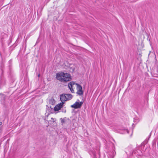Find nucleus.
Listing matches in <instances>:
<instances>
[{"mask_svg":"<svg viewBox=\"0 0 158 158\" xmlns=\"http://www.w3.org/2000/svg\"><path fill=\"white\" fill-rule=\"evenodd\" d=\"M60 120H61V123L62 125L65 123L66 121L65 118H60Z\"/></svg>","mask_w":158,"mask_h":158,"instance_id":"obj_8","label":"nucleus"},{"mask_svg":"<svg viewBox=\"0 0 158 158\" xmlns=\"http://www.w3.org/2000/svg\"><path fill=\"white\" fill-rule=\"evenodd\" d=\"M77 93L80 96L83 95V92L82 90H77Z\"/></svg>","mask_w":158,"mask_h":158,"instance_id":"obj_9","label":"nucleus"},{"mask_svg":"<svg viewBox=\"0 0 158 158\" xmlns=\"http://www.w3.org/2000/svg\"><path fill=\"white\" fill-rule=\"evenodd\" d=\"M56 78L61 82H65L69 81L71 79L69 74L62 72L56 73Z\"/></svg>","mask_w":158,"mask_h":158,"instance_id":"obj_1","label":"nucleus"},{"mask_svg":"<svg viewBox=\"0 0 158 158\" xmlns=\"http://www.w3.org/2000/svg\"><path fill=\"white\" fill-rule=\"evenodd\" d=\"M40 74H39V75H38V77H40Z\"/></svg>","mask_w":158,"mask_h":158,"instance_id":"obj_14","label":"nucleus"},{"mask_svg":"<svg viewBox=\"0 0 158 158\" xmlns=\"http://www.w3.org/2000/svg\"><path fill=\"white\" fill-rule=\"evenodd\" d=\"M79 100H77V102L71 106V107L75 109L80 108L83 104V102H79Z\"/></svg>","mask_w":158,"mask_h":158,"instance_id":"obj_2","label":"nucleus"},{"mask_svg":"<svg viewBox=\"0 0 158 158\" xmlns=\"http://www.w3.org/2000/svg\"><path fill=\"white\" fill-rule=\"evenodd\" d=\"M66 94H63L60 95V98L61 101L62 102H64L67 101Z\"/></svg>","mask_w":158,"mask_h":158,"instance_id":"obj_4","label":"nucleus"},{"mask_svg":"<svg viewBox=\"0 0 158 158\" xmlns=\"http://www.w3.org/2000/svg\"><path fill=\"white\" fill-rule=\"evenodd\" d=\"M2 122H0V125H2Z\"/></svg>","mask_w":158,"mask_h":158,"instance_id":"obj_13","label":"nucleus"},{"mask_svg":"<svg viewBox=\"0 0 158 158\" xmlns=\"http://www.w3.org/2000/svg\"><path fill=\"white\" fill-rule=\"evenodd\" d=\"M64 102H61L56 105L54 108V110L55 111H57L63 107Z\"/></svg>","mask_w":158,"mask_h":158,"instance_id":"obj_3","label":"nucleus"},{"mask_svg":"<svg viewBox=\"0 0 158 158\" xmlns=\"http://www.w3.org/2000/svg\"><path fill=\"white\" fill-rule=\"evenodd\" d=\"M66 95L67 101L70 100L73 98V96L71 94H66Z\"/></svg>","mask_w":158,"mask_h":158,"instance_id":"obj_5","label":"nucleus"},{"mask_svg":"<svg viewBox=\"0 0 158 158\" xmlns=\"http://www.w3.org/2000/svg\"><path fill=\"white\" fill-rule=\"evenodd\" d=\"M71 92L73 93H74V90H73V88H72L69 89Z\"/></svg>","mask_w":158,"mask_h":158,"instance_id":"obj_11","label":"nucleus"},{"mask_svg":"<svg viewBox=\"0 0 158 158\" xmlns=\"http://www.w3.org/2000/svg\"><path fill=\"white\" fill-rule=\"evenodd\" d=\"M77 89V90H82V86L78 84H76Z\"/></svg>","mask_w":158,"mask_h":158,"instance_id":"obj_7","label":"nucleus"},{"mask_svg":"<svg viewBox=\"0 0 158 158\" xmlns=\"http://www.w3.org/2000/svg\"><path fill=\"white\" fill-rule=\"evenodd\" d=\"M55 101L54 99L52 98L49 100V103L51 105H53L55 103Z\"/></svg>","mask_w":158,"mask_h":158,"instance_id":"obj_6","label":"nucleus"},{"mask_svg":"<svg viewBox=\"0 0 158 158\" xmlns=\"http://www.w3.org/2000/svg\"><path fill=\"white\" fill-rule=\"evenodd\" d=\"M51 119L52 120V122H54L55 121L54 120V118H51Z\"/></svg>","mask_w":158,"mask_h":158,"instance_id":"obj_12","label":"nucleus"},{"mask_svg":"<svg viewBox=\"0 0 158 158\" xmlns=\"http://www.w3.org/2000/svg\"><path fill=\"white\" fill-rule=\"evenodd\" d=\"M74 84L73 82H70L68 84V86L69 89L72 88H73V85Z\"/></svg>","mask_w":158,"mask_h":158,"instance_id":"obj_10","label":"nucleus"}]
</instances>
